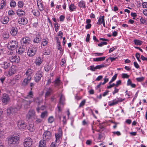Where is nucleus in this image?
I'll use <instances>...</instances> for the list:
<instances>
[{
  "instance_id": "f257e3e1",
  "label": "nucleus",
  "mask_w": 147,
  "mask_h": 147,
  "mask_svg": "<svg viewBox=\"0 0 147 147\" xmlns=\"http://www.w3.org/2000/svg\"><path fill=\"white\" fill-rule=\"evenodd\" d=\"M19 140V137L17 136L10 137L8 139V144L11 146H15L18 144Z\"/></svg>"
},
{
  "instance_id": "f03ea898",
  "label": "nucleus",
  "mask_w": 147,
  "mask_h": 147,
  "mask_svg": "<svg viewBox=\"0 0 147 147\" xmlns=\"http://www.w3.org/2000/svg\"><path fill=\"white\" fill-rule=\"evenodd\" d=\"M21 105H17L16 107L9 108L7 109V111L8 114L10 115L11 113H16L21 108Z\"/></svg>"
},
{
  "instance_id": "7ed1b4c3",
  "label": "nucleus",
  "mask_w": 147,
  "mask_h": 147,
  "mask_svg": "<svg viewBox=\"0 0 147 147\" xmlns=\"http://www.w3.org/2000/svg\"><path fill=\"white\" fill-rule=\"evenodd\" d=\"M52 137V133L50 131L47 130L45 131L43 133L42 138L44 140L47 142L49 141Z\"/></svg>"
},
{
  "instance_id": "20e7f679",
  "label": "nucleus",
  "mask_w": 147,
  "mask_h": 147,
  "mask_svg": "<svg viewBox=\"0 0 147 147\" xmlns=\"http://www.w3.org/2000/svg\"><path fill=\"white\" fill-rule=\"evenodd\" d=\"M36 49L35 47L32 45L31 48H29L28 50L27 54L30 57H32L36 54Z\"/></svg>"
},
{
  "instance_id": "39448f33",
  "label": "nucleus",
  "mask_w": 147,
  "mask_h": 147,
  "mask_svg": "<svg viewBox=\"0 0 147 147\" xmlns=\"http://www.w3.org/2000/svg\"><path fill=\"white\" fill-rule=\"evenodd\" d=\"M1 99L3 103L5 104H7L9 101L10 98L8 94L4 93L2 95Z\"/></svg>"
},
{
  "instance_id": "423d86ee",
  "label": "nucleus",
  "mask_w": 147,
  "mask_h": 147,
  "mask_svg": "<svg viewBox=\"0 0 147 147\" xmlns=\"http://www.w3.org/2000/svg\"><path fill=\"white\" fill-rule=\"evenodd\" d=\"M32 139L30 138L25 139L24 142V145L25 147H30L32 144Z\"/></svg>"
},
{
  "instance_id": "0eeeda50",
  "label": "nucleus",
  "mask_w": 147,
  "mask_h": 147,
  "mask_svg": "<svg viewBox=\"0 0 147 147\" xmlns=\"http://www.w3.org/2000/svg\"><path fill=\"white\" fill-rule=\"evenodd\" d=\"M42 76V73L40 71H37L34 76V80L35 82H38L41 80Z\"/></svg>"
},
{
  "instance_id": "6e6552de",
  "label": "nucleus",
  "mask_w": 147,
  "mask_h": 147,
  "mask_svg": "<svg viewBox=\"0 0 147 147\" xmlns=\"http://www.w3.org/2000/svg\"><path fill=\"white\" fill-rule=\"evenodd\" d=\"M17 125L18 128L21 130L25 129L26 126L24 122L22 120H19L18 121Z\"/></svg>"
},
{
  "instance_id": "1a4fd4ad",
  "label": "nucleus",
  "mask_w": 147,
  "mask_h": 147,
  "mask_svg": "<svg viewBox=\"0 0 147 147\" xmlns=\"http://www.w3.org/2000/svg\"><path fill=\"white\" fill-rule=\"evenodd\" d=\"M9 59L12 63H18L19 62L20 58L18 56L15 55L11 56L9 57Z\"/></svg>"
},
{
  "instance_id": "9d476101",
  "label": "nucleus",
  "mask_w": 147,
  "mask_h": 147,
  "mask_svg": "<svg viewBox=\"0 0 147 147\" xmlns=\"http://www.w3.org/2000/svg\"><path fill=\"white\" fill-rule=\"evenodd\" d=\"M10 48L13 49L18 47V43L15 40L10 41L9 43Z\"/></svg>"
},
{
  "instance_id": "9b49d317",
  "label": "nucleus",
  "mask_w": 147,
  "mask_h": 147,
  "mask_svg": "<svg viewBox=\"0 0 147 147\" xmlns=\"http://www.w3.org/2000/svg\"><path fill=\"white\" fill-rule=\"evenodd\" d=\"M35 114L34 110H30L27 115L26 117L28 119H30L31 117H34Z\"/></svg>"
},
{
  "instance_id": "f8f14e48",
  "label": "nucleus",
  "mask_w": 147,
  "mask_h": 147,
  "mask_svg": "<svg viewBox=\"0 0 147 147\" xmlns=\"http://www.w3.org/2000/svg\"><path fill=\"white\" fill-rule=\"evenodd\" d=\"M28 22V20L27 18H19L18 21V22L19 24L22 25L26 24Z\"/></svg>"
},
{
  "instance_id": "ddd939ff",
  "label": "nucleus",
  "mask_w": 147,
  "mask_h": 147,
  "mask_svg": "<svg viewBox=\"0 0 147 147\" xmlns=\"http://www.w3.org/2000/svg\"><path fill=\"white\" fill-rule=\"evenodd\" d=\"M0 64L2 67L5 69H7L10 65L9 63L5 61L1 62Z\"/></svg>"
},
{
  "instance_id": "4468645a",
  "label": "nucleus",
  "mask_w": 147,
  "mask_h": 147,
  "mask_svg": "<svg viewBox=\"0 0 147 147\" xmlns=\"http://www.w3.org/2000/svg\"><path fill=\"white\" fill-rule=\"evenodd\" d=\"M30 38L28 37L23 38L21 40L22 44H23V45L28 44L30 43Z\"/></svg>"
},
{
  "instance_id": "2eb2a0df",
  "label": "nucleus",
  "mask_w": 147,
  "mask_h": 147,
  "mask_svg": "<svg viewBox=\"0 0 147 147\" xmlns=\"http://www.w3.org/2000/svg\"><path fill=\"white\" fill-rule=\"evenodd\" d=\"M15 72V70L13 68V66H12L10 68L8 73L6 75L8 76H10L14 74Z\"/></svg>"
},
{
  "instance_id": "dca6fc26",
  "label": "nucleus",
  "mask_w": 147,
  "mask_h": 147,
  "mask_svg": "<svg viewBox=\"0 0 147 147\" xmlns=\"http://www.w3.org/2000/svg\"><path fill=\"white\" fill-rule=\"evenodd\" d=\"M41 39L40 35L39 34H37L36 37L34 39L33 42L36 43H39L41 40Z\"/></svg>"
},
{
  "instance_id": "f3484780",
  "label": "nucleus",
  "mask_w": 147,
  "mask_h": 147,
  "mask_svg": "<svg viewBox=\"0 0 147 147\" xmlns=\"http://www.w3.org/2000/svg\"><path fill=\"white\" fill-rule=\"evenodd\" d=\"M16 13L19 17H22L25 14V12L21 9H19L16 10Z\"/></svg>"
},
{
  "instance_id": "a211bd4d",
  "label": "nucleus",
  "mask_w": 147,
  "mask_h": 147,
  "mask_svg": "<svg viewBox=\"0 0 147 147\" xmlns=\"http://www.w3.org/2000/svg\"><path fill=\"white\" fill-rule=\"evenodd\" d=\"M32 73V70L31 69H28L26 71L25 75L26 77L32 78L31 75Z\"/></svg>"
},
{
  "instance_id": "6ab92c4d",
  "label": "nucleus",
  "mask_w": 147,
  "mask_h": 147,
  "mask_svg": "<svg viewBox=\"0 0 147 147\" xmlns=\"http://www.w3.org/2000/svg\"><path fill=\"white\" fill-rule=\"evenodd\" d=\"M31 79V78L28 77L25 78L22 83V85L24 86H26L30 82Z\"/></svg>"
},
{
  "instance_id": "aec40b11",
  "label": "nucleus",
  "mask_w": 147,
  "mask_h": 147,
  "mask_svg": "<svg viewBox=\"0 0 147 147\" xmlns=\"http://www.w3.org/2000/svg\"><path fill=\"white\" fill-rule=\"evenodd\" d=\"M18 31L17 28L16 27H14L11 29L10 32L12 35L15 36L17 34Z\"/></svg>"
},
{
  "instance_id": "412c9836",
  "label": "nucleus",
  "mask_w": 147,
  "mask_h": 147,
  "mask_svg": "<svg viewBox=\"0 0 147 147\" xmlns=\"http://www.w3.org/2000/svg\"><path fill=\"white\" fill-rule=\"evenodd\" d=\"M43 61L42 59L40 57H38L36 60L35 64L36 65L40 66Z\"/></svg>"
},
{
  "instance_id": "4be33fe9",
  "label": "nucleus",
  "mask_w": 147,
  "mask_h": 147,
  "mask_svg": "<svg viewBox=\"0 0 147 147\" xmlns=\"http://www.w3.org/2000/svg\"><path fill=\"white\" fill-rule=\"evenodd\" d=\"M4 137V133L3 131H0V147H3L2 139Z\"/></svg>"
},
{
  "instance_id": "5701e85b",
  "label": "nucleus",
  "mask_w": 147,
  "mask_h": 147,
  "mask_svg": "<svg viewBox=\"0 0 147 147\" xmlns=\"http://www.w3.org/2000/svg\"><path fill=\"white\" fill-rule=\"evenodd\" d=\"M9 19L7 16L2 17L1 19V22L3 24H7L9 21Z\"/></svg>"
},
{
  "instance_id": "b1692460",
  "label": "nucleus",
  "mask_w": 147,
  "mask_h": 147,
  "mask_svg": "<svg viewBox=\"0 0 147 147\" xmlns=\"http://www.w3.org/2000/svg\"><path fill=\"white\" fill-rule=\"evenodd\" d=\"M47 142L45 140L43 139L41 140L39 142L38 147H46V142Z\"/></svg>"
},
{
  "instance_id": "393cba45",
  "label": "nucleus",
  "mask_w": 147,
  "mask_h": 147,
  "mask_svg": "<svg viewBox=\"0 0 147 147\" xmlns=\"http://www.w3.org/2000/svg\"><path fill=\"white\" fill-rule=\"evenodd\" d=\"M21 78V76L20 75L18 74L16 75L13 78V79L11 80V82H10V84L12 85H13V79L15 80H19Z\"/></svg>"
},
{
  "instance_id": "a878e982",
  "label": "nucleus",
  "mask_w": 147,
  "mask_h": 147,
  "mask_svg": "<svg viewBox=\"0 0 147 147\" xmlns=\"http://www.w3.org/2000/svg\"><path fill=\"white\" fill-rule=\"evenodd\" d=\"M62 136V134L61 132H59L55 134L56 138V142H57L58 141H59L60 138Z\"/></svg>"
},
{
  "instance_id": "bb28decb",
  "label": "nucleus",
  "mask_w": 147,
  "mask_h": 147,
  "mask_svg": "<svg viewBox=\"0 0 147 147\" xmlns=\"http://www.w3.org/2000/svg\"><path fill=\"white\" fill-rule=\"evenodd\" d=\"M53 92V90L51 88L49 87L45 93V97L50 96L51 95V93L52 92Z\"/></svg>"
},
{
  "instance_id": "cd10ccee",
  "label": "nucleus",
  "mask_w": 147,
  "mask_h": 147,
  "mask_svg": "<svg viewBox=\"0 0 147 147\" xmlns=\"http://www.w3.org/2000/svg\"><path fill=\"white\" fill-rule=\"evenodd\" d=\"M24 51V49L23 47L19 48L18 49L16 50L17 53L19 55L22 54Z\"/></svg>"
},
{
  "instance_id": "c85d7f7f",
  "label": "nucleus",
  "mask_w": 147,
  "mask_h": 147,
  "mask_svg": "<svg viewBox=\"0 0 147 147\" xmlns=\"http://www.w3.org/2000/svg\"><path fill=\"white\" fill-rule=\"evenodd\" d=\"M17 4L18 7L21 8L24 7V3L23 1H18Z\"/></svg>"
},
{
  "instance_id": "c756f323",
  "label": "nucleus",
  "mask_w": 147,
  "mask_h": 147,
  "mask_svg": "<svg viewBox=\"0 0 147 147\" xmlns=\"http://www.w3.org/2000/svg\"><path fill=\"white\" fill-rule=\"evenodd\" d=\"M76 7L73 3H71L69 6V9L71 11H75Z\"/></svg>"
},
{
  "instance_id": "7c9ffc66",
  "label": "nucleus",
  "mask_w": 147,
  "mask_h": 147,
  "mask_svg": "<svg viewBox=\"0 0 147 147\" xmlns=\"http://www.w3.org/2000/svg\"><path fill=\"white\" fill-rule=\"evenodd\" d=\"M78 6L80 7L84 8L86 7L85 3L83 1H81L79 3Z\"/></svg>"
},
{
  "instance_id": "2f4dec72",
  "label": "nucleus",
  "mask_w": 147,
  "mask_h": 147,
  "mask_svg": "<svg viewBox=\"0 0 147 147\" xmlns=\"http://www.w3.org/2000/svg\"><path fill=\"white\" fill-rule=\"evenodd\" d=\"M65 100L64 96L61 94L59 99V103L61 105H63L64 104V101Z\"/></svg>"
},
{
  "instance_id": "473e14b6",
  "label": "nucleus",
  "mask_w": 147,
  "mask_h": 147,
  "mask_svg": "<svg viewBox=\"0 0 147 147\" xmlns=\"http://www.w3.org/2000/svg\"><path fill=\"white\" fill-rule=\"evenodd\" d=\"M28 129L31 132H32L34 130V125L32 123L29 124L28 127Z\"/></svg>"
},
{
  "instance_id": "72a5a7b5",
  "label": "nucleus",
  "mask_w": 147,
  "mask_h": 147,
  "mask_svg": "<svg viewBox=\"0 0 147 147\" xmlns=\"http://www.w3.org/2000/svg\"><path fill=\"white\" fill-rule=\"evenodd\" d=\"M54 82L55 86L59 85L61 83V81L60 80L59 78H58L56 79L54 81Z\"/></svg>"
},
{
  "instance_id": "f704fd0d",
  "label": "nucleus",
  "mask_w": 147,
  "mask_h": 147,
  "mask_svg": "<svg viewBox=\"0 0 147 147\" xmlns=\"http://www.w3.org/2000/svg\"><path fill=\"white\" fill-rule=\"evenodd\" d=\"M32 13L33 15L35 16H39L40 15V13L38 10H32Z\"/></svg>"
},
{
  "instance_id": "c9c22d12",
  "label": "nucleus",
  "mask_w": 147,
  "mask_h": 147,
  "mask_svg": "<svg viewBox=\"0 0 147 147\" xmlns=\"http://www.w3.org/2000/svg\"><path fill=\"white\" fill-rule=\"evenodd\" d=\"M6 5V2L5 0H2L0 5V9H2Z\"/></svg>"
},
{
  "instance_id": "e433bc0d",
  "label": "nucleus",
  "mask_w": 147,
  "mask_h": 147,
  "mask_svg": "<svg viewBox=\"0 0 147 147\" xmlns=\"http://www.w3.org/2000/svg\"><path fill=\"white\" fill-rule=\"evenodd\" d=\"M48 39L47 38L44 39L42 42V44L43 46H45L48 43Z\"/></svg>"
},
{
  "instance_id": "4c0bfd02",
  "label": "nucleus",
  "mask_w": 147,
  "mask_h": 147,
  "mask_svg": "<svg viewBox=\"0 0 147 147\" xmlns=\"http://www.w3.org/2000/svg\"><path fill=\"white\" fill-rule=\"evenodd\" d=\"M34 101L38 105H40L42 102V101L40 100L39 98L38 97L34 99Z\"/></svg>"
},
{
  "instance_id": "58836bf2",
  "label": "nucleus",
  "mask_w": 147,
  "mask_h": 147,
  "mask_svg": "<svg viewBox=\"0 0 147 147\" xmlns=\"http://www.w3.org/2000/svg\"><path fill=\"white\" fill-rule=\"evenodd\" d=\"M103 17L105 16H100V17L98 20V21L97 23V24L100 25L102 24V19L103 18Z\"/></svg>"
},
{
  "instance_id": "ea45409f",
  "label": "nucleus",
  "mask_w": 147,
  "mask_h": 147,
  "mask_svg": "<svg viewBox=\"0 0 147 147\" xmlns=\"http://www.w3.org/2000/svg\"><path fill=\"white\" fill-rule=\"evenodd\" d=\"M16 2L13 0H11L10 3V6L11 7H15L16 6Z\"/></svg>"
},
{
  "instance_id": "a19ab883",
  "label": "nucleus",
  "mask_w": 147,
  "mask_h": 147,
  "mask_svg": "<svg viewBox=\"0 0 147 147\" xmlns=\"http://www.w3.org/2000/svg\"><path fill=\"white\" fill-rule=\"evenodd\" d=\"M48 113L47 111H45L41 113L40 115L41 118H44L45 117L47 116Z\"/></svg>"
},
{
  "instance_id": "79ce46f5",
  "label": "nucleus",
  "mask_w": 147,
  "mask_h": 147,
  "mask_svg": "<svg viewBox=\"0 0 147 147\" xmlns=\"http://www.w3.org/2000/svg\"><path fill=\"white\" fill-rule=\"evenodd\" d=\"M51 68V66L49 64H47L45 67V70L46 71H48Z\"/></svg>"
},
{
  "instance_id": "37998d69",
  "label": "nucleus",
  "mask_w": 147,
  "mask_h": 147,
  "mask_svg": "<svg viewBox=\"0 0 147 147\" xmlns=\"http://www.w3.org/2000/svg\"><path fill=\"white\" fill-rule=\"evenodd\" d=\"M33 92L32 90H30L28 94L27 95V97L28 98H33Z\"/></svg>"
},
{
  "instance_id": "c03bdc74",
  "label": "nucleus",
  "mask_w": 147,
  "mask_h": 147,
  "mask_svg": "<svg viewBox=\"0 0 147 147\" xmlns=\"http://www.w3.org/2000/svg\"><path fill=\"white\" fill-rule=\"evenodd\" d=\"M9 37L8 34L7 33L5 32L3 34V38L5 39H7Z\"/></svg>"
},
{
  "instance_id": "a18cd8bd",
  "label": "nucleus",
  "mask_w": 147,
  "mask_h": 147,
  "mask_svg": "<svg viewBox=\"0 0 147 147\" xmlns=\"http://www.w3.org/2000/svg\"><path fill=\"white\" fill-rule=\"evenodd\" d=\"M135 44L137 45H140L142 43V41L138 40H135L134 41Z\"/></svg>"
},
{
  "instance_id": "49530a36",
  "label": "nucleus",
  "mask_w": 147,
  "mask_h": 147,
  "mask_svg": "<svg viewBox=\"0 0 147 147\" xmlns=\"http://www.w3.org/2000/svg\"><path fill=\"white\" fill-rule=\"evenodd\" d=\"M66 62V61L64 59H62L61 63V67H64L65 66V63Z\"/></svg>"
},
{
  "instance_id": "de8ad7c7",
  "label": "nucleus",
  "mask_w": 147,
  "mask_h": 147,
  "mask_svg": "<svg viewBox=\"0 0 147 147\" xmlns=\"http://www.w3.org/2000/svg\"><path fill=\"white\" fill-rule=\"evenodd\" d=\"M117 104V102H116L115 99L112 102L109 104V106H112L116 105Z\"/></svg>"
},
{
  "instance_id": "09e8293b",
  "label": "nucleus",
  "mask_w": 147,
  "mask_h": 147,
  "mask_svg": "<svg viewBox=\"0 0 147 147\" xmlns=\"http://www.w3.org/2000/svg\"><path fill=\"white\" fill-rule=\"evenodd\" d=\"M106 67L103 64H101L100 65H97L96 66V68L97 69H100L101 68H102L105 67Z\"/></svg>"
},
{
  "instance_id": "8fccbe9b",
  "label": "nucleus",
  "mask_w": 147,
  "mask_h": 147,
  "mask_svg": "<svg viewBox=\"0 0 147 147\" xmlns=\"http://www.w3.org/2000/svg\"><path fill=\"white\" fill-rule=\"evenodd\" d=\"M54 121V118L53 117L51 116L48 119V121L49 123H52Z\"/></svg>"
},
{
  "instance_id": "3c124183",
  "label": "nucleus",
  "mask_w": 147,
  "mask_h": 147,
  "mask_svg": "<svg viewBox=\"0 0 147 147\" xmlns=\"http://www.w3.org/2000/svg\"><path fill=\"white\" fill-rule=\"evenodd\" d=\"M38 7L40 11H42L44 10V6L42 4V5H40V6H38Z\"/></svg>"
},
{
  "instance_id": "603ef678",
  "label": "nucleus",
  "mask_w": 147,
  "mask_h": 147,
  "mask_svg": "<svg viewBox=\"0 0 147 147\" xmlns=\"http://www.w3.org/2000/svg\"><path fill=\"white\" fill-rule=\"evenodd\" d=\"M15 13L11 9L8 12V14L9 16H13L14 15Z\"/></svg>"
},
{
  "instance_id": "864d4df0",
  "label": "nucleus",
  "mask_w": 147,
  "mask_h": 147,
  "mask_svg": "<svg viewBox=\"0 0 147 147\" xmlns=\"http://www.w3.org/2000/svg\"><path fill=\"white\" fill-rule=\"evenodd\" d=\"M90 70L92 71H95V70L97 69L96 68V66L95 67L94 65L90 66Z\"/></svg>"
},
{
  "instance_id": "5fc2aeb1",
  "label": "nucleus",
  "mask_w": 147,
  "mask_h": 147,
  "mask_svg": "<svg viewBox=\"0 0 147 147\" xmlns=\"http://www.w3.org/2000/svg\"><path fill=\"white\" fill-rule=\"evenodd\" d=\"M140 21L141 24H144L146 22V21L145 19L142 18H141L140 19Z\"/></svg>"
},
{
  "instance_id": "6e6d98bb",
  "label": "nucleus",
  "mask_w": 147,
  "mask_h": 147,
  "mask_svg": "<svg viewBox=\"0 0 147 147\" xmlns=\"http://www.w3.org/2000/svg\"><path fill=\"white\" fill-rule=\"evenodd\" d=\"M86 102V100H83V101H82L80 103V105L79 106V107H82V106H84L85 103Z\"/></svg>"
},
{
  "instance_id": "4d7b16f0",
  "label": "nucleus",
  "mask_w": 147,
  "mask_h": 147,
  "mask_svg": "<svg viewBox=\"0 0 147 147\" xmlns=\"http://www.w3.org/2000/svg\"><path fill=\"white\" fill-rule=\"evenodd\" d=\"M143 77H141L140 78H137L136 79V80L138 82H141L143 81L144 79Z\"/></svg>"
},
{
  "instance_id": "13d9d810",
  "label": "nucleus",
  "mask_w": 147,
  "mask_h": 147,
  "mask_svg": "<svg viewBox=\"0 0 147 147\" xmlns=\"http://www.w3.org/2000/svg\"><path fill=\"white\" fill-rule=\"evenodd\" d=\"M142 6L143 8H147V2H144L142 3Z\"/></svg>"
},
{
  "instance_id": "bf43d9fd",
  "label": "nucleus",
  "mask_w": 147,
  "mask_h": 147,
  "mask_svg": "<svg viewBox=\"0 0 147 147\" xmlns=\"http://www.w3.org/2000/svg\"><path fill=\"white\" fill-rule=\"evenodd\" d=\"M122 77L124 78H128L129 76L126 74H123L122 75Z\"/></svg>"
},
{
  "instance_id": "052dcab7",
  "label": "nucleus",
  "mask_w": 147,
  "mask_h": 147,
  "mask_svg": "<svg viewBox=\"0 0 147 147\" xmlns=\"http://www.w3.org/2000/svg\"><path fill=\"white\" fill-rule=\"evenodd\" d=\"M13 53V51L11 49L9 50L7 52V54L9 55H11Z\"/></svg>"
},
{
  "instance_id": "680f3d73",
  "label": "nucleus",
  "mask_w": 147,
  "mask_h": 147,
  "mask_svg": "<svg viewBox=\"0 0 147 147\" xmlns=\"http://www.w3.org/2000/svg\"><path fill=\"white\" fill-rule=\"evenodd\" d=\"M98 61H104L105 60V57H102L98 58Z\"/></svg>"
},
{
  "instance_id": "e2e57ef3",
  "label": "nucleus",
  "mask_w": 147,
  "mask_h": 147,
  "mask_svg": "<svg viewBox=\"0 0 147 147\" xmlns=\"http://www.w3.org/2000/svg\"><path fill=\"white\" fill-rule=\"evenodd\" d=\"M65 18V17L63 15H61L59 17L60 21L61 22H63Z\"/></svg>"
},
{
  "instance_id": "0e129e2a",
  "label": "nucleus",
  "mask_w": 147,
  "mask_h": 147,
  "mask_svg": "<svg viewBox=\"0 0 147 147\" xmlns=\"http://www.w3.org/2000/svg\"><path fill=\"white\" fill-rule=\"evenodd\" d=\"M54 27L55 29V31L56 32H57L58 30V28L59 27L57 23L54 24Z\"/></svg>"
},
{
  "instance_id": "69168bd1",
  "label": "nucleus",
  "mask_w": 147,
  "mask_h": 147,
  "mask_svg": "<svg viewBox=\"0 0 147 147\" xmlns=\"http://www.w3.org/2000/svg\"><path fill=\"white\" fill-rule=\"evenodd\" d=\"M118 59L117 57H110L108 59H110L111 60V61L113 62L116 59Z\"/></svg>"
},
{
  "instance_id": "338daca9",
  "label": "nucleus",
  "mask_w": 147,
  "mask_h": 147,
  "mask_svg": "<svg viewBox=\"0 0 147 147\" xmlns=\"http://www.w3.org/2000/svg\"><path fill=\"white\" fill-rule=\"evenodd\" d=\"M103 78V76H99L97 78L95 79L96 81H99L100 80Z\"/></svg>"
},
{
  "instance_id": "774afa93",
  "label": "nucleus",
  "mask_w": 147,
  "mask_h": 147,
  "mask_svg": "<svg viewBox=\"0 0 147 147\" xmlns=\"http://www.w3.org/2000/svg\"><path fill=\"white\" fill-rule=\"evenodd\" d=\"M42 121V120L40 119L36 118L35 121V122L36 123H41Z\"/></svg>"
}]
</instances>
